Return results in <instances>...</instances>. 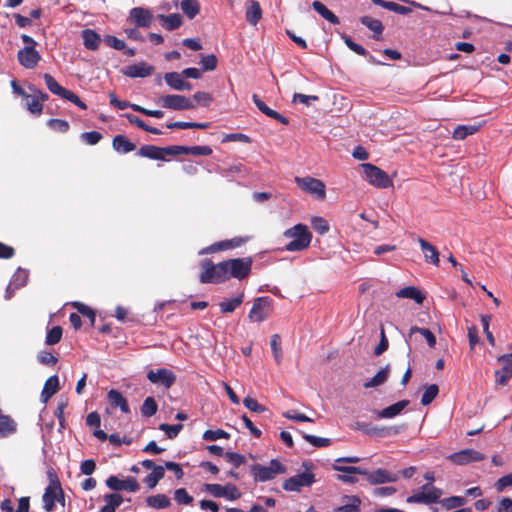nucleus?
Returning a JSON list of instances; mask_svg holds the SVG:
<instances>
[{
	"instance_id": "nucleus-1",
	"label": "nucleus",
	"mask_w": 512,
	"mask_h": 512,
	"mask_svg": "<svg viewBox=\"0 0 512 512\" xmlns=\"http://www.w3.org/2000/svg\"><path fill=\"white\" fill-rule=\"evenodd\" d=\"M284 237L291 239L289 243L285 245L287 251H302L309 247L312 234L308 227L304 224H297L284 232Z\"/></svg>"
},
{
	"instance_id": "nucleus-2",
	"label": "nucleus",
	"mask_w": 512,
	"mask_h": 512,
	"mask_svg": "<svg viewBox=\"0 0 512 512\" xmlns=\"http://www.w3.org/2000/svg\"><path fill=\"white\" fill-rule=\"evenodd\" d=\"M225 269L224 276L226 281L234 278L239 281L249 277L252 270L253 259L251 257L232 258L222 261Z\"/></svg>"
},
{
	"instance_id": "nucleus-3",
	"label": "nucleus",
	"mask_w": 512,
	"mask_h": 512,
	"mask_svg": "<svg viewBox=\"0 0 512 512\" xmlns=\"http://www.w3.org/2000/svg\"><path fill=\"white\" fill-rule=\"evenodd\" d=\"M202 272L199 276V281L203 284H220L226 281L222 261L214 264L212 260L206 258L200 261Z\"/></svg>"
},
{
	"instance_id": "nucleus-4",
	"label": "nucleus",
	"mask_w": 512,
	"mask_h": 512,
	"mask_svg": "<svg viewBox=\"0 0 512 512\" xmlns=\"http://www.w3.org/2000/svg\"><path fill=\"white\" fill-rule=\"evenodd\" d=\"M250 472L255 482H266L272 480L278 474L286 472V468L277 459H272L269 466L253 464L250 466Z\"/></svg>"
},
{
	"instance_id": "nucleus-5",
	"label": "nucleus",
	"mask_w": 512,
	"mask_h": 512,
	"mask_svg": "<svg viewBox=\"0 0 512 512\" xmlns=\"http://www.w3.org/2000/svg\"><path fill=\"white\" fill-rule=\"evenodd\" d=\"M50 483L46 487L43 494L44 509L51 512L55 508V502L57 498H62V505L65 504L64 493L57 475L54 472H49Z\"/></svg>"
},
{
	"instance_id": "nucleus-6",
	"label": "nucleus",
	"mask_w": 512,
	"mask_h": 512,
	"mask_svg": "<svg viewBox=\"0 0 512 512\" xmlns=\"http://www.w3.org/2000/svg\"><path fill=\"white\" fill-rule=\"evenodd\" d=\"M43 78L51 93L70 101L82 110L87 109V105L74 92L62 87L50 74H44Z\"/></svg>"
},
{
	"instance_id": "nucleus-7",
	"label": "nucleus",
	"mask_w": 512,
	"mask_h": 512,
	"mask_svg": "<svg viewBox=\"0 0 512 512\" xmlns=\"http://www.w3.org/2000/svg\"><path fill=\"white\" fill-rule=\"evenodd\" d=\"M361 168L363 169L365 179L371 185L378 188H388L393 186V182L389 178L388 174L379 167L371 163H364L361 164Z\"/></svg>"
},
{
	"instance_id": "nucleus-8",
	"label": "nucleus",
	"mask_w": 512,
	"mask_h": 512,
	"mask_svg": "<svg viewBox=\"0 0 512 512\" xmlns=\"http://www.w3.org/2000/svg\"><path fill=\"white\" fill-rule=\"evenodd\" d=\"M443 491L430 483L421 486L420 490L407 498L408 503L433 504L438 503Z\"/></svg>"
},
{
	"instance_id": "nucleus-9",
	"label": "nucleus",
	"mask_w": 512,
	"mask_h": 512,
	"mask_svg": "<svg viewBox=\"0 0 512 512\" xmlns=\"http://www.w3.org/2000/svg\"><path fill=\"white\" fill-rule=\"evenodd\" d=\"M295 183L304 192L314 196L316 199L324 200L326 198L325 184L317 178L306 176V177H295Z\"/></svg>"
},
{
	"instance_id": "nucleus-10",
	"label": "nucleus",
	"mask_w": 512,
	"mask_h": 512,
	"mask_svg": "<svg viewBox=\"0 0 512 512\" xmlns=\"http://www.w3.org/2000/svg\"><path fill=\"white\" fill-rule=\"evenodd\" d=\"M272 299L269 297H257L254 299L253 306L248 314L252 322H263L272 313L271 308Z\"/></svg>"
},
{
	"instance_id": "nucleus-11",
	"label": "nucleus",
	"mask_w": 512,
	"mask_h": 512,
	"mask_svg": "<svg viewBox=\"0 0 512 512\" xmlns=\"http://www.w3.org/2000/svg\"><path fill=\"white\" fill-rule=\"evenodd\" d=\"M158 103L166 109L171 110H191L195 108L192 100L184 95L169 94L159 97Z\"/></svg>"
},
{
	"instance_id": "nucleus-12",
	"label": "nucleus",
	"mask_w": 512,
	"mask_h": 512,
	"mask_svg": "<svg viewBox=\"0 0 512 512\" xmlns=\"http://www.w3.org/2000/svg\"><path fill=\"white\" fill-rule=\"evenodd\" d=\"M315 481L313 473L302 472L286 479L282 484V488L285 491L299 492L303 487H310Z\"/></svg>"
},
{
	"instance_id": "nucleus-13",
	"label": "nucleus",
	"mask_w": 512,
	"mask_h": 512,
	"mask_svg": "<svg viewBox=\"0 0 512 512\" xmlns=\"http://www.w3.org/2000/svg\"><path fill=\"white\" fill-rule=\"evenodd\" d=\"M137 155L145 158H149L152 160H161L166 161L165 156H175L174 145L167 147H158L155 145H143L138 151Z\"/></svg>"
},
{
	"instance_id": "nucleus-14",
	"label": "nucleus",
	"mask_w": 512,
	"mask_h": 512,
	"mask_svg": "<svg viewBox=\"0 0 512 512\" xmlns=\"http://www.w3.org/2000/svg\"><path fill=\"white\" fill-rule=\"evenodd\" d=\"M447 459L455 465L463 466L472 462H480L485 459V455L470 448L452 453Z\"/></svg>"
},
{
	"instance_id": "nucleus-15",
	"label": "nucleus",
	"mask_w": 512,
	"mask_h": 512,
	"mask_svg": "<svg viewBox=\"0 0 512 512\" xmlns=\"http://www.w3.org/2000/svg\"><path fill=\"white\" fill-rule=\"evenodd\" d=\"M497 361L502 363L503 367L495 371V383L503 387L512 378V353L500 355Z\"/></svg>"
},
{
	"instance_id": "nucleus-16",
	"label": "nucleus",
	"mask_w": 512,
	"mask_h": 512,
	"mask_svg": "<svg viewBox=\"0 0 512 512\" xmlns=\"http://www.w3.org/2000/svg\"><path fill=\"white\" fill-rule=\"evenodd\" d=\"M106 485L114 491H128L135 493L140 489L137 479L131 476L124 480H120L117 476L111 475L107 478Z\"/></svg>"
},
{
	"instance_id": "nucleus-17",
	"label": "nucleus",
	"mask_w": 512,
	"mask_h": 512,
	"mask_svg": "<svg viewBox=\"0 0 512 512\" xmlns=\"http://www.w3.org/2000/svg\"><path fill=\"white\" fill-rule=\"evenodd\" d=\"M363 475L366 477V480L370 485L392 483L396 482L399 479L397 473L389 472L388 470L383 468H378L374 471H368L364 469Z\"/></svg>"
},
{
	"instance_id": "nucleus-18",
	"label": "nucleus",
	"mask_w": 512,
	"mask_h": 512,
	"mask_svg": "<svg viewBox=\"0 0 512 512\" xmlns=\"http://www.w3.org/2000/svg\"><path fill=\"white\" fill-rule=\"evenodd\" d=\"M147 378L151 383L162 384L165 388H170L176 381V375L169 369L160 368L156 371L150 370Z\"/></svg>"
},
{
	"instance_id": "nucleus-19",
	"label": "nucleus",
	"mask_w": 512,
	"mask_h": 512,
	"mask_svg": "<svg viewBox=\"0 0 512 512\" xmlns=\"http://www.w3.org/2000/svg\"><path fill=\"white\" fill-rule=\"evenodd\" d=\"M130 18L137 26L148 28L152 23L153 15L146 8L134 7L130 10Z\"/></svg>"
},
{
	"instance_id": "nucleus-20",
	"label": "nucleus",
	"mask_w": 512,
	"mask_h": 512,
	"mask_svg": "<svg viewBox=\"0 0 512 512\" xmlns=\"http://www.w3.org/2000/svg\"><path fill=\"white\" fill-rule=\"evenodd\" d=\"M246 21L251 25H256L262 18V9L260 3L256 0H247L245 3Z\"/></svg>"
},
{
	"instance_id": "nucleus-21",
	"label": "nucleus",
	"mask_w": 512,
	"mask_h": 512,
	"mask_svg": "<svg viewBox=\"0 0 512 512\" xmlns=\"http://www.w3.org/2000/svg\"><path fill=\"white\" fill-rule=\"evenodd\" d=\"M184 75L177 72L166 73L164 79L166 83L173 89L178 91L191 90L192 85L184 80Z\"/></svg>"
},
{
	"instance_id": "nucleus-22",
	"label": "nucleus",
	"mask_w": 512,
	"mask_h": 512,
	"mask_svg": "<svg viewBox=\"0 0 512 512\" xmlns=\"http://www.w3.org/2000/svg\"><path fill=\"white\" fill-rule=\"evenodd\" d=\"M252 100L256 107L266 116L275 119L284 125H287L289 123L288 118L268 107L257 94L252 95Z\"/></svg>"
},
{
	"instance_id": "nucleus-23",
	"label": "nucleus",
	"mask_w": 512,
	"mask_h": 512,
	"mask_svg": "<svg viewBox=\"0 0 512 512\" xmlns=\"http://www.w3.org/2000/svg\"><path fill=\"white\" fill-rule=\"evenodd\" d=\"M418 243L424 254L425 261L435 266H438L440 259L437 248L423 238H418Z\"/></svg>"
},
{
	"instance_id": "nucleus-24",
	"label": "nucleus",
	"mask_w": 512,
	"mask_h": 512,
	"mask_svg": "<svg viewBox=\"0 0 512 512\" xmlns=\"http://www.w3.org/2000/svg\"><path fill=\"white\" fill-rule=\"evenodd\" d=\"M107 399L113 408H119L122 413L129 414L131 412L127 399L118 390L111 389L107 393Z\"/></svg>"
},
{
	"instance_id": "nucleus-25",
	"label": "nucleus",
	"mask_w": 512,
	"mask_h": 512,
	"mask_svg": "<svg viewBox=\"0 0 512 512\" xmlns=\"http://www.w3.org/2000/svg\"><path fill=\"white\" fill-rule=\"evenodd\" d=\"M175 156L182 154H191L195 156H209L212 154V149L209 146H180L174 145Z\"/></svg>"
},
{
	"instance_id": "nucleus-26",
	"label": "nucleus",
	"mask_w": 512,
	"mask_h": 512,
	"mask_svg": "<svg viewBox=\"0 0 512 512\" xmlns=\"http://www.w3.org/2000/svg\"><path fill=\"white\" fill-rule=\"evenodd\" d=\"M17 431V423L10 416L0 412V438H6Z\"/></svg>"
},
{
	"instance_id": "nucleus-27",
	"label": "nucleus",
	"mask_w": 512,
	"mask_h": 512,
	"mask_svg": "<svg viewBox=\"0 0 512 512\" xmlns=\"http://www.w3.org/2000/svg\"><path fill=\"white\" fill-rule=\"evenodd\" d=\"M18 61L20 64H37L40 55L34 46L28 45L18 52Z\"/></svg>"
},
{
	"instance_id": "nucleus-28",
	"label": "nucleus",
	"mask_w": 512,
	"mask_h": 512,
	"mask_svg": "<svg viewBox=\"0 0 512 512\" xmlns=\"http://www.w3.org/2000/svg\"><path fill=\"white\" fill-rule=\"evenodd\" d=\"M112 147L119 153H129L136 149V145L124 135H116L112 140Z\"/></svg>"
},
{
	"instance_id": "nucleus-29",
	"label": "nucleus",
	"mask_w": 512,
	"mask_h": 512,
	"mask_svg": "<svg viewBox=\"0 0 512 512\" xmlns=\"http://www.w3.org/2000/svg\"><path fill=\"white\" fill-rule=\"evenodd\" d=\"M398 298H407L414 300L417 304H422L425 300V295L421 290L414 286H407L396 292Z\"/></svg>"
},
{
	"instance_id": "nucleus-30",
	"label": "nucleus",
	"mask_w": 512,
	"mask_h": 512,
	"mask_svg": "<svg viewBox=\"0 0 512 512\" xmlns=\"http://www.w3.org/2000/svg\"><path fill=\"white\" fill-rule=\"evenodd\" d=\"M84 46L89 50H96L99 48L100 44L102 43V39L100 35L92 30V29H85L81 33Z\"/></svg>"
},
{
	"instance_id": "nucleus-31",
	"label": "nucleus",
	"mask_w": 512,
	"mask_h": 512,
	"mask_svg": "<svg viewBox=\"0 0 512 512\" xmlns=\"http://www.w3.org/2000/svg\"><path fill=\"white\" fill-rule=\"evenodd\" d=\"M409 404V400H401L378 412L379 418H393L400 414Z\"/></svg>"
},
{
	"instance_id": "nucleus-32",
	"label": "nucleus",
	"mask_w": 512,
	"mask_h": 512,
	"mask_svg": "<svg viewBox=\"0 0 512 512\" xmlns=\"http://www.w3.org/2000/svg\"><path fill=\"white\" fill-rule=\"evenodd\" d=\"M154 66H125L121 70L122 74L131 78L147 77L152 74Z\"/></svg>"
},
{
	"instance_id": "nucleus-33",
	"label": "nucleus",
	"mask_w": 512,
	"mask_h": 512,
	"mask_svg": "<svg viewBox=\"0 0 512 512\" xmlns=\"http://www.w3.org/2000/svg\"><path fill=\"white\" fill-rule=\"evenodd\" d=\"M59 390V379L57 375L49 377L43 387L41 397L44 401L50 399Z\"/></svg>"
},
{
	"instance_id": "nucleus-34",
	"label": "nucleus",
	"mask_w": 512,
	"mask_h": 512,
	"mask_svg": "<svg viewBox=\"0 0 512 512\" xmlns=\"http://www.w3.org/2000/svg\"><path fill=\"white\" fill-rule=\"evenodd\" d=\"M313 9L319 13L325 20L331 24L337 25L340 23L339 18L329 10L322 2L316 0L312 3Z\"/></svg>"
},
{
	"instance_id": "nucleus-35",
	"label": "nucleus",
	"mask_w": 512,
	"mask_h": 512,
	"mask_svg": "<svg viewBox=\"0 0 512 512\" xmlns=\"http://www.w3.org/2000/svg\"><path fill=\"white\" fill-rule=\"evenodd\" d=\"M158 17L162 26L169 31L176 30L182 25V17L178 13H173L168 16L161 14Z\"/></svg>"
},
{
	"instance_id": "nucleus-36",
	"label": "nucleus",
	"mask_w": 512,
	"mask_h": 512,
	"mask_svg": "<svg viewBox=\"0 0 512 512\" xmlns=\"http://www.w3.org/2000/svg\"><path fill=\"white\" fill-rule=\"evenodd\" d=\"M243 300L244 293L241 292L239 295L232 299L222 301L219 304L220 310L222 313H232L243 303Z\"/></svg>"
},
{
	"instance_id": "nucleus-37",
	"label": "nucleus",
	"mask_w": 512,
	"mask_h": 512,
	"mask_svg": "<svg viewBox=\"0 0 512 512\" xmlns=\"http://www.w3.org/2000/svg\"><path fill=\"white\" fill-rule=\"evenodd\" d=\"M146 503L149 507L154 509H164L170 506V499L164 494H157L148 496Z\"/></svg>"
},
{
	"instance_id": "nucleus-38",
	"label": "nucleus",
	"mask_w": 512,
	"mask_h": 512,
	"mask_svg": "<svg viewBox=\"0 0 512 512\" xmlns=\"http://www.w3.org/2000/svg\"><path fill=\"white\" fill-rule=\"evenodd\" d=\"M180 8L189 19H193L200 12L198 0H182Z\"/></svg>"
},
{
	"instance_id": "nucleus-39",
	"label": "nucleus",
	"mask_w": 512,
	"mask_h": 512,
	"mask_svg": "<svg viewBox=\"0 0 512 512\" xmlns=\"http://www.w3.org/2000/svg\"><path fill=\"white\" fill-rule=\"evenodd\" d=\"M105 44L109 47H112L116 50L124 51V54L128 56L134 55V50L130 48H126V44L123 40L118 39L115 36L107 35L104 40Z\"/></svg>"
},
{
	"instance_id": "nucleus-40",
	"label": "nucleus",
	"mask_w": 512,
	"mask_h": 512,
	"mask_svg": "<svg viewBox=\"0 0 512 512\" xmlns=\"http://www.w3.org/2000/svg\"><path fill=\"white\" fill-rule=\"evenodd\" d=\"M479 130L478 125H459L453 131V139L464 140L467 136L473 135Z\"/></svg>"
},
{
	"instance_id": "nucleus-41",
	"label": "nucleus",
	"mask_w": 512,
	"mask_h": 512,
	"mask_svg": "<svg viewBox=\"0 0 512 512\" xmlns=\"http://www.w3.org/2000/svg\"><path fill=\"white\" fill-rule=\"evenodd\" d=\"M166 127L168 129H207L210 127V123H198V122H171L167 123Z\"/></svg>"
},
{
	"instance_id": "nucleus-42",
	"label": "nucleus",
	"mask_w": 512,
	"mask_h": 512,
	"mask_svg": "<svg viewBox=\"0 0 512 512\" xmlns=\"http://www.w3.org/2000/svg\"><path fill=\"white\" fill-rule=\"evenodd\" d=\"M345 498L349 503L335 508L334 512H360L361 499L358 496H345Z\"/></svg>"
},
{
	"instance_id": "nucleus-43",
	"label": "nucleus",
	"mask_w": 512,
	"mask_h": 512,
	"mask_svg": "<svg viewBox=\"0 0 512 512\" xmlns=\"http://www.w3.org/2000/svg\"><path fill=\"white\" fill-rule=\"evenodd\" d=\"M444 509L452 510L458 507H462L466 504L467 499L463 496H450L438 501Z\"/></svg>"
},
{
	"instance_id": "nucleus-44",
	"label": "nucleus",
	"mask_w": 512,
	"mask_h": 512,
	"mask_svg": "<svg viewBox=\"0 0 512 512\" xmlns=\"http://www.w3.org/2000/svg\"><path fill=\"white\" fill-rule=\"evenodd\" d=\"M165 470L163 466H157L154 470L144 478V483L149 488H154L157 483L164 477Z\"/></svg>"
},
{
	"instance_id": "nucleus-45",
	"label": "nucleus",
	"mask_w": 512,
	"mask_h": 512,
	"mask_svg": "<svg viewBox=\"0 0 512 512\" xmlns=\"http://www.w3.org/2000/svg\"><path fill=\"white\" fill-rule=\"evenodd\" d=\"M389 375V365L382 368L380 371L376 373V375L369 381L364 383L365 388L377 387L383 384Z\"/></svg>"
},
{
	"instance_id": "nucleus-46",
	"label": "nucleus",
	"mask_w": 512,
	"mask_h": 512,
	"mask_svg": "<svg viewBox=\"0 0 512 512\" xmlns=\"http://www.w3.org/2000/svg\"><path fill=\"white\" fill-rule=\"evenodd\" d=\"M360 21L363 25H365L368 29H370L377 35L382 34V32L384 30L382 22L373 17L363 16L360 18Z\"/></svg>"
},
{
	"instance_id": "nucleus-47",
	"label": "nucleus",
	"mask_w": 512,
	"mask_h": 512,
	"mask_svg": "<svg viewBox=\"0 0 512 512\" xmlns=\"http://www.w3.org/2000/svg\"><path fill=\"white\" fill-rule=\"evenodd\" d=\"M26 109L34 115H41L43 112V104L39 103L33 92H30L29 98L25 100Z\"/></svg>"
},
{
	"instance_id": "nucleus-48",
	"label": "nucleus",
	"mask_w": 512,
	"mask_h": 512,
	"mask_svg": "<svg viewBox=\"0 0 512 512\" xmlns=\"http://www.w3.org/2000/svg\"><path fill=\"white\" fill-rule=\"evenodd\" d=\"M270 346L273 353V357L276 363H280L282 361V348H281V337L279 334H273L270 338Z\"/></svg>"
},
{
	"instance_id": "nucleus-49",
	"label": "nucleus",
	"mask_w": 512,
	"mask_h": 512,
	"mask_svg": "<svg viewBox=\"0 0 512 512\" xmlns=\"http://www.w3.org/2000/svg\"><path fill=\"white\" fill-rule=\"evenodd\" d=\"M414 333H420L423 335L429 347L433 348L436 345V337L429 329L413 326L410 328L409 337H411Z\"/></svg>"
},
{
	"instance_id": "nucleus-50",
	"label": "nucleus",
	"mask_w": 512,
	"mask_h": 512,
	"mask_svg": "<svg viewBox=\"0 0 512 512\" xmlns=\"http://www.w3.org/2000/svg\"><path fill=\"white\" fill-rule=\"evenodd\" d=\"M73 307L77 310L79 314H81L83 317H86L89 319L90 324L93 326L95 324L96 315L92 308L85 305L81 302H74Z\"/></svg>"
},
{
	"instance_id": "nucleus-51",
	"label": "nucleus",
	"mask_w": 512,
	"mask_h": 512,
	"mask_svg": "<svg viewBox=\"0 0 512 512\" xmlns=\"http://www.w3.org/2000/svg\"><path fill=\"white\" fill-rule=\"evenodd\" d=\"M158 405L153 397H147L141 407V414L144 417H151L156 414Z\"/></svg>"
},
{
	"instance_id": "nucleus-52",
	"label": "nucleus",
	"mask_w": 512,
	"mask_h": 512,
	"mask_svg": "<svg viewBox=\"0 0 512 512\" xmlns=\"http://www.w3.org/2000/svg\"><path fill=\"white\" fill-rule=\"evenodd\" d=\"M216 68V66H202L201 69L195 68V67H189L182 71V75H184L185 78H193L198 79L202 76L204 72L212 71Z\"/></svg>"
},
{
	"instance_id": "nucleus-53",
	"label": "nucleus",
	"mask_w": 512,
	"mask_h": 512,
	"mask_svg": "<svg viewBox=\"0 0 512 512\" xmlns=\"http://www.w3.org/2000/svg\"><path fill=\"white\" fill-rule=\"evenodd\" d=\"M438 393L439 388L436 384L429 385L422 395L421 404L423 406L429 405L437 397Z\"/></svg>"
},
{
	"instance_id": "nucleus-54",
	"label": "nucleus",
	"mask_w": 512,
	"mask_h": 512,
	"mask_svg": "<svg viewBox=\"0 0 512 512\" xmlns=\"http://www.w3.org/2000/svg\"><path fill=\"white\" fill-rule=\"evenodd\" d=\"M62 327L54 326L50 330H48L45 338V343L47 345H55L61 341L62 338Z\"/></svg>"
},
{
	"instance_id": "nucleus-55",
	"label": "nucleus",
	"mask_w": 512,
	"mask_h": 512,
	"mask_svg": "<svg viewBox=\"0 0 512 512\" xmlns=\"http://www.w3.org/2000/svg\"><path fill=\"white\" fill-rule=\"evenodd\" d=\"M230 437L229 433H227L226 431L222 430V429H217V430H206L203 435H202V438L205 440V441H216L218 439H228Z\"/></svg>"
},
{
	"instance_id": "nucleus-56",
	"label": "nucleus",
	"mask_w": 512,
	"mask_h": 512,
	"mask_svg": "<svg viewBox=\"0 0 512 512\" xmlns=\"http://www.w3.org/2000/svg\"><path fill=\"white\" fill-rule=\"evenodd\" d=\"M302 437L314 447H328L331 444V440L329 438H322L306 433H303Z\"/></svg>"
},
{
	"instance_id": "nucleus-57",
	"label": "nucleus",
	"mask_w": 512,
	"mask_h": 512,
	"mask_svg": "<svg viewBox=\"0 0 512 512\" xmlns=\"http://www.w3.org/2000/svg\"><path fill=\"white\" fill-rule=\"evenodd\" d=\"M159 429L161 431H164L169 439H173V438L177 437V435L183 429V425L182 424L170 425L167 423H162L159 425Z\"/></svg>"
},
{
	"instance_id": "nucleus-58",
	"label": "nucleus",
	"mask_w": 512,
	"mask_h": 512,
	"mask_svg": "<svg viewBox=\"0 0 512 512\" xmlns=\"http://www.w3.org/2000/svg\"><path fill=\"white\" fill-rule=\"evenodd\" d=\"M383 8L400 15H407L412 12L410 7L400 5L392 1H386Z\"/></svg>"
},
{
	"instance_id": "nucleus-59",
	"label": "nucleus",
	"mask_w": 512,
	"mask_h": 512,
	"mask_svg": "<svg viewBox=\"0 0 512 512\" xmlns=\"http://www.w3.org/2000/svg\"><path fill=\"white\" fill-rule=\"evenodd\" d=\"M225 250H229V248L227 245V241L223 240V241L215 242L212 245L201 249L199 251V254L206 255V254H211V253H215L218 251H225Z\"/></svg>"
},
{
	"instance_id": "nucleus-60",
	"label": "nucleus",
	"mask_w": 512,
	"mask_h": 512,
	"mask_svg": "<svg viewBox=\"0 0 512 512\" xmlns=\"http://www.w3.org/2000/svg\"><path fill=\"white\" fill-rule=\"evenodd\" d=\"M82 141L88 145H96L103 138L102 134L98 131L83 132L80 135Z\"/></svg>"
},
{
	"instance_id": "nucleus-61",
	"label": "nucleus",
	"mask_w": 512,
	"mask_h": 512,
	"mask_svg": "<svg viewBox=\"0 0 512 512\" xmlns=\"http://www.w3.org/2000/svg\"><path fill=\"white\" fill-rule=\"evenodd\" d=\"M312 228L319 234L323 235L329 231V224L327 220L322 217H315L311 222Z\"/></svg>"
},
{
	"instance_id": "nucleus-62",
	"label": "nucleus",
	"mask_w": 512,
	"mask_h": 512,
	"mask_svg": "<svg viewBox=\"0 0 512 512\" xmlns=\"http://www.w3.org/2000/svg\"><path fill=\"white\" fill-rule=\"evenodd\" d=\"M225 459L231 463L235 468L246 463V457L237 452H226Z\"/></svg>"
},
{
	"instance_id": "nucleus-63",
	"label": "nucleus",
	"mask_w": 512,
	"mask_h": 512,
	"mask_svg": "<svg viewBox=\"0 0 512 512\" xmlns=\"http://www.w3.org/2000/svg\"><path fill=\"white\" fill-rule=\"evenodd\" d=\"M174 499L178 504L188 505L193 501V497L189 495L185 488L176 489Z\"/></svg>"
},
{
	"instance_id": "nucleus-64",
	"label": "nucleus",
	"mask_w": 512,
	"mask_h": 512,
	"mask_svg": "<svg viewBox=\"0 0 512 512\" xmlns=\"http://www.w3.org/2000/svg\"><path fill=\"white\" fill-rule=\"evenodd\" d=\"M511 486H512V473L499 478L494 484V487L498 493L503 492L507 487H511Z\"/></svg>"
}]
</instances>
